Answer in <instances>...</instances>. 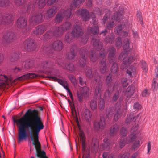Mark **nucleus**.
<instances>
[{"label":"nucleus","instance_id":"obj_1","mask_svg":"<svg viewBox=\"0 0 158 158\" xmlns=\"http://www.w3.org/2000/svg\"><path fill=\"white\" fill-rule=\"evenodd\" d=\"M13 121L18 128V142L20 143L25 140L28 136L27 130H31L30 137L36 151L35 156L38 158H48L46 156L45 152L41 150V144L39 140V132L44 126L38 111L29 109L20 118L14 119Z\"/></svg>","mask_w":158,"mask_h":158},{"label":"nucleus","instance_id":"obj_2","mask_svg":"<svg viewBox=\"0 0 158 158\" xmlns=\"http://www.w3.org/2000/svg\"><path fill=\"white\" fill-rule=\"evenodd\" d=\"M85 0H74L73 3L70 5L69 9L67 10H60L57 14L55 18V21L56 23H59L65 17L69 18L72 15V13L76 7H79L80 4L84 2Z\"/></svg>","mask_w":158,"mask_h":158},{"label":"nucleus","instance_id":"obj_3","mask_svg":"<svg viewBox=\"0 0 158 158\" xmlns=\"http://www.w3.org/2000/svg\"><path fill=\"white\" fill-rule=\"evenodd\" d=\"M38 75L34 73H29L24 74L21 77L15 79L8 78L6 76L0 75V89L4 88L6 85L15 83L18 81L23 80L25 79L33 78L37 77Z\"/></svg>","mask_w":158,"mask_h":158},{"label":"nucleus","instance_id":"obj_4","mask_svg":"<svg viewBox=\"0 0 158 158\" xmlns=\"http://www.w3.org/2000/svg\"><path fill=\"white\" fill-rule=\"evenodd\" d=\"M106 14L102 20L105 23L107 20L108 23L106 25V27L108 29L113 28L116 22H120L122 19V15L120 13L116 12L112 16H110V12L108 9L105 10Z\"/></svg>","mask_w":158,"mask_h":158},{"label":"nucleus","instance_id":"obj_5","mask_svg":"<svg viewBox=\"0 0 158 158\" xmlns=\"http://www.w3.org/2000/svg\"><path fill=\"white\" fill-rule=\"evenodd\" d=\"M85 72L86 75L88 78L93 79L96 82V87L95 89L94 94L98 97H101V88L102 85V81L100 80V77L96 70H95L92 73L91 69L90 68H87Z\"/></svg>","mask_w":158,"mask_h":158},{"label":"nucleus","instance_id":"obj_6","mask_svg":"<svg viewBox=\"0 0 158 158\" xmlns=\"http://www.w3.org/2000/svg\"><path fill=\"white\" fill-rule=\"evenodd\" d=\"M91 18L94 27L89 26L87 28L88 33L86 34V35H84L82 37L81 41L84 44L87 42L89 36L91 34H96L99 33L98 25L96 21V16L94 14H92Z\"/></svg>","mask_w":158,"mask_h":158},{"label":"nucleus","instance_id":"obj_7","mask_svg":"<svg viewBox=\"0 0 158 158\" xmlns=\"http://www.w3.org/2000/svg\"><path fill=\"white\" fill-rule=\"evenodd\" d=\"M64 31L61 26L56 27L53 30H51L46 32L43 36L44 40H48L53 36L59 37L63 34Z\"/></svg>","mask_w":158,"mask_h":158},{"label":"nucleus","instance_id":"obj_8","mask_svg":"<svg viewBox=\"0 0 158 158\" xmlns=\"http://www.w3.org/2000/svg\"><path fill=\"white\" fill-rule=\"evenodd\" d=\"M16 39L15 34L13 32L9 31L4 34L2 37V43L4 46L14 42Z\"/></svg>","mask_w":158,"mask_h":158},{"label":"nucleus","instance_id":"obj_9","mask_svg":"<svg viewBox=\"0 0 158 158\" xmlns=\"http://www.w3.org/2000/svg\"><path fill=\"white\" fill-rule=\"evenodd\" d=\"M63 48L62 43L60 40H57L50 44L48 47H47L45 49L48 53H52L53 49L57 51L61 50Z\"/></svg>","mask_w":158,"mask_h":158},{"label":"nucleus","instance_id":"obj_10","mask_svg":"<svg viewBox=\"0 0 158 158\" xmlns=\"http://www.w3.org/2000/svg\"><path fill=\"white\" fill-rule=\"evenodd\" d=\"M79 54L81 57L78 61L79 66L84 67L85 65L86 59L88 57L89 52L85 48H83L80 50Z\"/></svg>","mask_w":158,"mask_h":158},{"label":"nucleus","instance_id":"obj_11","mask_svg":"<svg viewBox=\"0 0 158 158\" xmlns=\"http://www.w3.org/2000/svg\"><path fill=\"white\" fill-rule=\"evenodd\" d=\"M106 54V52L105 50H103L100 53L99 56V58L100 60V72L102 73H104L106 71V67L105 58Z\"/></svg>","mask_w":158,"mask_h":158},{"label":"nucleus","instance_id":"obj_12","mask_svg":"<svg viewBox=\"0 0 158 158\" xmlns=\"http://www.w3.org/2000/svg\"><path fill=\"white\" fill-rule=\"evenodd\" d=\"M137 138V136L135 134L131 133L128 135L127 139L128 143H132L135 141L132 147V148L134 150L137 149L140 146V141L136 140Z\"/></svg>","mask_w":158,"mask_h":158},{"label":"nucleus","instance_id":"obj_13","mask_svg":"<svg viewBox=\"0 0 158 158\" xmlns=\"http://www.w3.org/2000/svg\"><path fill=\"white\" fill-rule=\"evenodd\" d=\"M79 136L81 141L82 142V150L83 154V158H86L88 152L86 149L85 138L84 132L79 129Z\"/></svg>","mask_w":158,"mask_h":158},{"label":"nucleus","instance_id":"obj_14","mask_svg":"<svg viewBox=\"0 0 158 158\" xmlns=\"http://www.w3.org/2000/svg\"><path fill=\"white\" fill-rule=\"evenodd\" d=\"M27 20L24 17L19 18L17 21V27L22 29L24 33L27 32L30 30L27 26Z\"/></svg>","mask_w":158,"mask_h":158},{"label":"nucleus","instance_id":"obj_15","mask_svg":"<svg viewBox=\"0 0 158 158\" xmlns=\"http://www.w3.org/2000/svg\"><path fill=\"white\" fill-rule=\"evenodd\" d=\"M14 19V16L10 14H5L2 15L0 14V24H9L11 23Z\"/></svg>","mask_w":158,"mask_h":158},{"label":"nucleus","instance_id":"obj_16","mask_svg":"<svg viewBox=\"0 0 158 158\" xmlns=\"http://www.w3.org/2000/svg\"><path fill=\"white\" fill-rule=\"evenodd\" d=\"M23 47L28 51H32L35 49L36 45L33 40L29 39L26 40L24 42Z\"/></svg>","mask_w":158,"mask_h":158},{"label":"nucleus","instance_id":"obj_17","mask_svg":"<svg viewBox=\"0 0 158 158\" xmlns=\"http://www.w3.org/2000/svg\"><path fill=\"white\" fill-rule=\"evenodd\" d=\"M42 21V15L41 13L32 15L29 19V22L33 24L38 23Z\"/></svg>","mask_w":158,"mask_h":158},{"label":"nucleus","instance_id":"obj_18","mask_svg":"<svg viewBox=\"0 0 158 158\" xmlns=\"http://www.w3.org/2000/svg\"><path fill=\"white\" fill-rule=\"evenodd\" d=\"M71 33L75 38H77L82 35V29L81 27L77 25L74 26Z\"/></svg>","mask_w":158,"mask_h":158},{"label":"nucleus","instance_id":"obj_19","mask_svg":"<svg viewBox=\"0 0 158 158\" xmlns=\"http://www.w3.org/2000/svg\"><path fill=\"white\" fill-rule=\"evenodd\" d=\"M105 118L101 117L99 122H95L94 123V128L95 130L98 131L100 129H103L105 125Z\"/></svg>","mask_w":158,"mask_h":158},{"label":"nucleus","instance_id":"obj_20","mask_svg":"<svg viewBox=\"0 0 158 158\" xmlns=\"http://www.w3.org/2000/svg\"><path fill=\"white\" fill-rule=\"evenodd\" d=\"M76 48L75 45L72 46L70 49V52L66 54V58L67 59L70 60H74L76 53L75 52V50Z\"/></svg>","mask_w":158,"mask_h":158},{"label":"nucleus","instance_id":"obj_21","mask_svg":"<svg viewBox=\"0 0 158 158\" xmlns=\"http://www.w3.org/2000/svg\"><path fill=\"white\" fill-rule=\"evenodd\" d=\"M109 58V62H111V60L114 61L117 60L115 52L116 51L114 47H110L108 49Z\"/></svg>","mask_w":158,"mask_h":158},{"label":"nucleus","instance_id":"obj_22","mask_svg":"<svg viewBox=\"0 0 158 158\" xmlns=\"http://www.w3.org/2000/svg\"><path fill=\"white\" fill-rule=\"evenodd\" d=\"M14 1L17 6H19V8H23L24 10H27L30 8V6H28L25 5V0H15Z\"/></svg>","mask_w":158,"mask_h":158},{"label":"nucleus","instance_id":"obj_23","mask_svg":"<svg viewBox=\"0 0 158 158\" xmlns=\"http://www.w3.org/2000/svg\"><path fill=\"white\" fill-rule=\"evenodd\" d=\"M99 147V143L98 140L94 138L92 139L91 145V150L94 152H97Z\"/></svg>","mask_w":158,"mask_h":158},{"label":"nucleus","instance_id":"obj_24","mask_svg":"<svg viewBox=\"0 0 158 158\" xmlns=\"http://www.w3.org/2000/svg\"><path fill=\"white\" fill-rule=\"evenodd\" d=\"M46 30V28L43 25H39L37 26L34 31V33L37 35L43 34Z\"/></svg>","mask_w":158,"mask_h":158},{"label":"nucleus","instance_id":"obj_25","mask_svg":"<svg viewBox=\"0 0 158 158\" xmlns=\"http://www.w3.org/2000/svg\"><path fill=\"white\" fill-rule=\"evenodd\" d=\"M57 11V7L56 6H53L51 8H50L47 10L46 15L48 18H51L53 17Z\"/></svg>","mask_w":158,"mask_h":158},{"label":"nucleus","instance_id":"obj_26","mask_svg":"<svg viewBox=\"0 0 158 158\" xmlns=\"http://www.w3.org/2000/svg\"><path fill=\"white\" fill-rule=\"evenodd\" d=\"M80 15L82 19L85 21L88 20L90 17V15L88 11L85 9H82L81 10Z\"/></svg>","mask_w":158,"mask_h":158},{"label":"nucleus","instance_id":"obj_27","mask_svg":"<svg viewBox=\"0 0 158 158\" xmlns=\"http://www.w3.org/2000/svg\"><path fill=\"white\" fill-rule=\"evenodd\" d=\"M110 142L107 139H106L103 140V143L100 147V149L103 150H108L110 149L111 146Z\"/></svg>","mask_w":158,"mask_h":158},{"label":"nucleus","instance_id":"obj_28","mask_svg":"<svg viewBox=\"0 0 158 158\" xmlns=\"http://www.w3.org/2000/svg\"><path fill=\"white\" fill-rule=\"evenodd\" d=\"M135 89V87L133 85H131L127 88L125 93V95L127 98H129L133 94Z\"/></svg>","mask_w":158,"mask_h":158},{"label":"nucleus","instance_id":"obj_29","mask_svg":"<svg viewBox=\"0 0 158 158\" xmlns=\"http://www.w3.org/2000/svg\"><path fill=\"white\" fill-rule=\"evenodd\" d=\"M83 115L87 121L88 122H90L91 121L92 114L89 109H86L85 110Z\"/></svg>","mask_w":158,"mask_h":158},{"label":"nucleus","instance_id":"obj_30","mask_svg":"<svg viewBox=\"0 0 158 158\" xmlns=\"http://www.w3.org/2000/svg\"><path fill=\"white\" fill-rule=\"evenodd\" d=\"M93 47L97 50H101L102 48V43L98 40H93Z\"/></svg>","mask_w":158,"mask_h":158},{"label":"nucleus","instance_id":"obj_31","mask_svg":"<svg viewBox=\"0 0 158 158\" xmlns=\"http://www.w3.org/2000/svg\"><path fill=\"white\" fill-rule=\"evenodd\" d=\"M139 116V115H137V116H134L132 114H131L129 115H127V119L125 121L126 123L128 124L131 122H135L138 118Z\"/></svg>","mask_w":158,"mask_h":158},{"label":"nucleus","instance_id":"obj_32","mask_svg":"<svg viewBox=\"0 0 158 158\" xmlns=\"http://www.w3.org/2000/svg\"><path fill=\"white\" fill-rule=\"evenodd\" d=\"M111 62H109L112 64V66L111 68V71L113 73H115L118 71V67L117 64L116 63L117 60L114 61L111 60Z\"/></svg>","mask_w":158,"mask_h":158},{"label":"nucleus","instance_id":"obj_33","mask_svg":"<svg viewBox=\"0 0 158 158\" xmlns=\"http://www.w3.org/2000/svg\"><path fill=\"white\" fill-rule=\"evenodd\" d=\"M75 38L71 32H68L65 35L64 41L67 43H70Z\"/></svg>","mask_w":158,"mask_h":158},{"label":"nucleus","instance_id":"obj_34","mask_svg":"<svg viewBox=\"0 0 158 158\" xmlns=\"http://www.w3.org/2000/svg\"><path fill=\"white\" fill-rule=\"evenodd\" d=\"M119 129V126L117 124H115L112 127L110 130V134L111 136L116 135Z\"/></svg>","mask_w":158,"mask_h":158},{"label":"nucleus","instance_id":"obj_35","mask_svg":"<svg viewBox=\"0 0 158 158\" xmlns=\"http://www.w3.org/2000/svg\"><path fill=\"white\" fill-rule=\"evenodd\" d=\"M60 77L59 75H56V77L54 76H50L49 78H50V80H53L55 81H57L58 83L63 86L66 82L64 81L61 79H60L58 77Z\"/></svg>","mask_w":158,"mask_h":158},{"label":"nucleus","instance_id":"obj_36","mask_svg":"<svg viewBox=\"0 0 158 158\" xmlns=\"http://www.w3.org/2000/svg\"><path fill=\"white\" fill-rule=\"evenodd\" d=\"M54 63L51 61H47L42 63L41 65V67L45 69L47 68H50L52 67Z\"/></svg>","mask_w":158,"mask_h":158},{"label":"nucleus","instance_id":"obj_37","mask_svg":"<svg viewBox=\"0 0 158 158\" xmlns=\"http://www.w3.org/2000/svg\"><path fill=\"white\" fill-rule=\"evenodd\" d=\"M19 53L18 51L15 52L10 58V60L11 62L17 61L19 57Z\"/></svg>","mask_w":158,"mask_h":158},{"label":"nucleus","instance_id":"obj_38","mask_svg":"<svg viewBox=\"0 0 158 158\" xmlns=\"http://www.w3.org/2000/svg\"><path fill=\"white\" fill-rule=\"evenodd\" d=\"M122 114V112L121 109H118L115 114L114 119L115 121H116L121 117Z\"/></svg>","mask_w":158,"mask_h":158},{"label":"nucleus","instance_id":"obj_39","mask_svg":"<svg viewBox=\"0 0 158 158\" xmlns=\"http://www.w3.org/2000/svg\"><path fill=\"white\" fill-rule=\"evenodd\" d=\"M90 59L92 62H95L97 60L96 54L94 50H92L90 53Z\"/></svg>","mask_w":158,"mask_h":158},{"label":"nucleus","instance_id":"obj_40","mask_svg":"<svg viewBox=\"0 0 158 158\" xmlns=\"http://www.w3.org/2000/svg\"><path fill=\"white\" fill-rule=\"evenodd\" d=\"M79 67H75L73 64H69L66 67L67 69L71 72H73L75 71L78 69Z\"/></svg>","mask_w":158,"mask_h":158},{"label":"nucleus","instance_id":"obj_41","mask_svg":"<svg viewBox=\"0 0 158 158\" xmlns=\"http://www.w3.org/2000/svg\"><path fill=\"white\" fill-rule=\"evenodd\" d=\"M90 106L92 110H94L97 109V102L94 100H92L90 102Z\"/></svg>","mask_w":158,"mask_h":158},{"label":"nucleus","instance_id":"obj_42","mask_svg":"<svg viewBox=\"0 0 158 158\" xmlns=\"http://www.w3.org/2000/svg\"><path fill=\"white\" fill-rule=\"evenodd\" d=\"M71 26V24L69 22H66L63 24L61 27L65 31L69 29Z\"/></svg>","mask_w":158,"mask_h":158},{"label":"nucleus","instance_id":"obj_43","mask_svg":"<svg viewBox=\"0 0 158 158\" xmlns=\"http://www.w3.org/2000/svg\"><path fill=\"white\" fill-rule=\"evenodd\" d=\"M113 114V111L112 109L111 108L107 109L106 111V115L107 118H110L112 117Z\"/></svg>","mask_w":158,"mask_h":158},{"label":"nucleus","instance_id":"obj_44","mask_svg":"<svg viewBox=\"0 0 158 158\" xmlns=\"http://www.w3.org/2000/svg\"><path fill=\"white\" fill-rule=\"evenodd\" d=\"M124 26L123 25H120L118 27H116L115 28V32L118 35H121V33L122 32V30Z\"/></svg>","mask_w":158,"mask_h":158},{"label":"nucleus","instance_id":"obj_45","mask_svg":"<svg viewBox=\"0 0 158 158\" xmlns=\"http://www.w3.org/2000/svg\"><path fill=\"white\" fill-rule=\"evenodd\" d=\"M136 71V68L134 66H131L130 67L129 69H128L127 70V73L130 76H131L132 73H134Z\"/></svg>","mask_w":158,"mask_h":158},{"label":"nucleus","instance_id":"obj_46","mask_svg":"<svg viewBox=\"0 0 158 158\" xmlns=\"http://www.w3.org/2000/svg\"><path fill=\"white\" fill-rule=\"evenodd\" d=\"M78 80L80 85L82 86H84L86 85V82L84 77H79Z\"/></svg>","mask_w":158,"mask_h":158},{"label":"nucleus","instance_id":"obj_47","mask_svg":"<svg viewBox=\"0 0 158 158\" xmlns=\"http://www.w3.org/2000/svg\"><path fill=\"white\" fill-rule=\"evenodd\" d=\"M105 102L104 100L102 98H100L98 102V107L99 109L102 110L104 107Z\"/></svg>","mask_w":158,"mask_h":158},{"label":"nucleus","instance_id":"obj_48","mask_svg":"<svg viewBox=\"0 0 158 158\" xmlns=\"http://www.w3.org/2000/svg\"><path fill=\"white\" fill-rule=\"evenodd\" d=\"M153 81L152 86V88L153 90L158 89V79H154Z\"/></svg>","mask_w":158,"mask_h":158},{"label":"nucleus","instance_id":"obj_49","mask_svg":"<svg viewBox=\"0 0 158 158\" xmlns=\"http://www.w3.org/2000/svg\"><path fill=\"white\" fill-rule=\"evenodd\" d=\"M68 77L71 83L74 85L77 84L76 80L75 77L72 74H69Z\"/></svg>","mask_w":158,"mask_h":158},{"label":"nucleus","instance_id":"obj_50","mask_svg":"<svg viewBox=\"0 0 158 158\" xmlns=\"http://www.w3.org/2000/svg\"><path fill=\"white\" fill-rule=\"evenodd\" d=\"M9 3V0H0V6L6 7L8 6Z\"/></svg>","mask_w":158,"mask_h":158},{"label":"nucleus","instance_id":"obj_51","mask_svg":"<svg viewBox=\"0 0 158 158\" xmlns=\"http://www.w3.org/2000/svg\"><path fill=\"white\" fill-rule=\"evenodd\" d=\"M129 46V40L127 39L124 40L123 44V48L124 50L126 51L127 50Z\"/></svg>","mask_w":158,"mask_h":158},{"label":"nucleus","instance_id":"obj_52","mask_svg":"<svg viewBox=\"0 0 158 158\" xmlns=\"http://www.w3.org/2000/svg\"><path fill=\"white\" fill-rule=\"evenodd\" d=\"M129 155V153L128 152H122L119 155L118 158H128Z\"/></svg>","mask_w":158,"mask_h":158},{"label":"nucleus","instance_id":"obj_53","mask_svg":"<svg viewBox=\"0 0 158 158\" xmlns=\"http://www.w3.org/2000/svg\"><path fill=\"white\" fill-rule=\"evenodd\" d=\"M110 89H108L106 91L104 95L105 99H108L110 98L111 94V90H109Z\"/></svg>","mask_w":158,"mask_h":158},{"label":"nucleus","instance_id":"obj_54","mask_svg":"<svg viewBox=\"0 0 158 158\" xmlns=\"http://www.w3.org/2000/svg\"><path fill=\"white\" fill-rule=\"evenodd\" d=\"M127 56V54L126 53V51H124L122 52L120 54L119 59L121 60H124L125 58Z\"/></svg>","mask_w":158,"mask_h":158},{"label":"nucleus","instance_id":"obj_55","mask_svg":"<svg viewBox=\"0 0 158 158\" xmlns=\"http://www.w3.org/2000/svg\"><path fill=\"white\" fill-rule=\"evenodd\" d=\"M127 132L128 131L125 128H124L123 127H121L120 130V134L122 136H126Z\"/></svg>","mask_w":158,"mask_h":158},{"label":"nucleus","instance_id":"obj_56","mask_svg":"<svg viewBox=\"0 0 158 158\" xmlns=\"http://www.w3.org/2000/svg\"><path fill=\"white\" fill-rule=\"evenodd\" d=\"M140 65L142 66V68L143 71L145 72H146L148 71V69L145 62L143 60H142L140 62Z\"/></svg>","mask_w":158,"mask_h":158},{"label":"nucleus","instance_id":"obj_57","mask_svg":"<svg viewBox=\"0 0 158 158\" xmlns=\"http://www.w3.org/2000/svg\"><path fill=\"white\" fill-rule=\"evenodd\" d=\"M112 75L111 74H110L108 75L106 77V83L108 85H111L112 81Z\"/></svg>","mask_w":158,"mask_h":158},{"label":"nucleus","instance_id":"obj_58","mask_svg":"<svg viewBox=\"0 0 158 158\" xmlns=\"http://www.w3.org/2000/svg\"><path fill=\"white\" fill-rule=\"evenodd\" d=\"M46 0H39L38 2V6L40 8H43L46 4Z\"/></svg>","mask_w":158,"mask_h":158},{"label":"nucleus","instance_id":"obj_59","mask_svg":"<svg viewBox=\"0 0 158 158\" xmlns=\"http://www.w3.org/2000/svg\"><path fill=\"white\" fill-rule=\"evenodd\" d=\"M134 60V58L133 56H130L124 61L126 62V63L129 65L130 64L133 62Z\"/></svg>","mask_w":158,"mask_h":158},{"label":"nucleus","instance_id":"obj_60","mask_svg":"<svg viewBox=\"0 0 158 158\" xmlns=\"http://www.w3.org/2000/svg\"><path fill=\"white\" fill-rule=\"evenodd\" d=\"M32 65V64L31 61L29 60H27L25 62L24 64V68L26 69H27L30 68L31 67Z\"/></svg>","mask_w":158,"mask_h":158},{"label":"nucleus","instance_id":"obj_61","mask_svg":"<svg viewBox=\"0 0 158 158\" xmlns=\"http://www.w3.org/2000/svg\"><path fill=\"white\" fill-rule=\"evenodd\" d=\"M71 109L73 115L76 119V120H78L77 115L74 106H71Z\"/></svg>","mask_w":158,"mask_h":158},{"label":"nucleus","instance_id":"obj_62","mask_svg":"<svg viewBox=\"0 0 158 158\" xmlns=\"http://www.w3.org/2000/svg\"><path fill=\"white\" fill-rule=\"evenodd\" d=\"M116 43V46L118 48H119L121 47L122 42L120 38L118 37L117 38Z\"/></svg>","mask_w":158,"mask_h":158},{"label":"nucleus","instance_id":"obj_63","mask_svg":"<svg viewBox=\"0 0 158 158\" xmlns=\"http://www.w3.org/2000/svg\"><path fill=\"white\" fill-rule=\"evenodd\" d=\"M82 89L83 92L81 93L84 96H87L89 94V90L88 88L86 87H83Z\"/></svg>","mask_w":158,"mask_h":158},{"label":"nucleus","instance_id":"obj_64","mask_svg":"<svg viewBox=\"0 0 158 158\" xmlns=\"http://www.w3.org/2000/svg\"><path fill=\"white\" fill-rule=\"evenodd\" d=\"M103 158H113V156L112 154L107 152H104L102 154Z\"/></svg>","mask_w":158,"mask_h":158}]
</instances>
